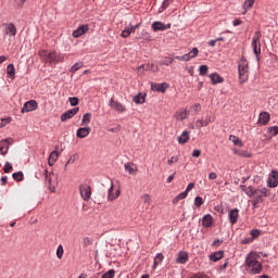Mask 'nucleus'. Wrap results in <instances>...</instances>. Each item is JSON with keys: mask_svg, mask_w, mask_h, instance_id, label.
Listing matches in <instances>:
<instances>
[{"mask_svg": "<svg viewBox=\"0 0 278 278\" xmlns=\"http://www.w3.org/2000/svg\"><path fill=\"white\" fill-rule=\"evenodd\" d=\"M267 186L269 188H277L278 186V172L277 169H273L268 175Z\"/></svg>", "mask_w": 278, "mask_h": 278, "instance_id": "obj_7", "label": "nucleus"}, {"mask_svg": "<svg viewBox=\"0 0 278 278\" xmlns=\"http://www.w3.org/2000/svg\"><path fill=\"white\" fill-rule=\"evenodd\" d=\"M10 149V139H3L0 141V155H7Z\"/></svg>", "mask_w": 278, "mask_h": 278, "instance_id": "obj_18", "label": "nucleus"}, {"mask_svg": "<svg viewBox=\"0 0 278 278\" xmlns=\"http://www.w3.org/2000/svg\"><path fill=\"white\" fill-rule=\"evenodd\" d=\"M90 121H92V114L86 113V114L83 116L81 126H83V127H86V125H88V124L90 123Z\"/></svg>", "mask_w": 278, "mask_h": 278, "instance_id": "obj_36", "label": "nucleus"}, {"mask_svg": "<svg viewBox=\"0 0 278 278\" xmlns=\"http://www.w3.org/2000/svg\"><path fill=\"white\" fill-rule=\"evenodd\" d=\"M110 108H112V110H115V112H127V106H125V104L118 102V101H115L114 99H111L110 100V103H109Z\"/></svg>", "mask_w": 278, "mask_h": 278, "instance_id": "obj_9", "label": "nucleus"}, {"mask_svg": "<svg viewBox=\"0 0 278 278\" xmlns=\"http://www.w3.org/2000/svg\"><path fill=\"white\" fill-rule=\"evenodd\" d=\"M229 140H231V142L236 146L242 144V141H240V138H238L237 136L230 135Z\"/></svg>", "mask_w": 278, "mask_h": 278, "instance_id": "obj_47", "label": "nucleus"}, {"mask_svg": "<svg viewBox=\"0 0 278 278\" xmlns=\"http://www.w3.org/2000/svg\"><path fill=\"white\" fill-rule=\"evenodd\" d=\"M164 262V254L159 253L154 258V268Z\"/></svg>", "mask_w": 278, "mask_h": 278, "instance_id": "obj_39", "label": "nucleus"}, {"mask_svg": "<svg viewBox=\"0 0 278 278\" xmlns=\"http://www.w3.org/2000/svg\"><path fill=\"white\" fill-rule=\"evenodd\" d=\"M175 60L173 58L165 56L163 60L160 62L161 65L163 66H170Z\"/></svg>", "mask_w": 278, "mask_h": 278, "instance_id": "obj_38", "label": "nucleus"}, {"mask_svg": "<svg viewBox=\"0 0 278 278\" xmlns=\"http://www.w3.org/2000/svg\"><path fill=\"white\" fill-rule=\"evenodd\" d=\"M5 34L7 36H16V26L14 24H5Z\"/></svg>", "mask_w": 278, "mask_h": 278, "instance_id": "obj_24", "label": "nucleus"}, {"mask_svg": "<svg viewBox=\"0 0 278 278\" xmlns=\"http://www.w3.org/2000/svg\"><path fill=\"white\" fill-rule=\"evenodd\" d=\"M146 71H152V73H157L160 68L155 64H147Z\"/></svg>", "mask_w": 278, "mask_h": 278, "instance_id": "obj_49", "label": "nucleus"}, {"mask_svg": "<svg viewBox=\"0 0 278 278\" xmlns=\"http://www.w3.org/2000/svg\"><path fill=\"white\" fill-rule=\"evenodd\" d=\"M80 197L85 201H90V197H92V189L88 185H80L79 188Z\"/></svg>", "mask_w": 278, "mask_h": 278, "instance_id": "obj_6", "label": "nucleus"}, {"mask_svg": "<svg viewBox=\"0 0 278 278\" xmlns=\"http://www.w3.org/2000/svg\"><path fill=\"white\" fill-rule=\"evenodd\" d=\"M177 162H179V157H178V156H172V157L167 161V163L169 164V166L173 165V164H177Z\"/></svg>", "mask_w": 278, "mask_h": 278, "instance_id": "obj_55", "label": "nucleus"}, {"mask_svg": "<svg viewBox=\"0 0 278 278\" xmlns=\"http://www.w3.org/2000/svg\"><path fill=\"white\" fill-rule=\"evenodd\" d=\"M7 73L11 79H14L16 77V68H14V64H9L7 67Z\"/></svg>", "mask_w": 278, "mask_h": 278, "instance_id": "obj_33", "label": "nucleus"}, {"mask_svg": "<svg viewBox=\"0 0 278 278\" xmlns=\"http://www.w3.org/2000/svg\"><path fill=\"white\" fill-rule=\"evenodd\" d=\"M83 244H84V247H90V244H92V240H90V238L86 237L83 240Z\"/></svg>", "mask_w": 278, "mask_h": 278, "instance_id": "obj_58", "label": "nucleus"}, {"mask_svg": "<svg viewBox=\"0 0 278 278\" xmlns=\"http://www.w3.org/2000/svg\"><path fill=\"white\" fill-rule=\"evenodd\" d=\"M46 173V181L52 192H55V186L58 184L55 174L49 173V170L45 169Z\"/></svg>", "mask_w": 278, "mask_h": 278, "instance_id": "obj_4", "label": "nucleus"}, {"mask_svg": "<svg viewBox=\"0 0 278 278\" xmlns=\"http://www.w3.org/2000/svg\"><path fill=\"white\" fill-rule=\"evenodd\" d=\"M141 38H142V40H148V41L152 40L151 34H149L148 31H142Z\"/></svg>", "mask_w": 278, "mask_h": 278, "instance_id": "obj_53", "label": "nucleus"}, {"mask_svg": "<svg viewBox=\"0 0 278 278\" xmlns=\"http://www.w3.org/2000/svg\"><path fill=\"white\" fill-rule=\"evenodd\" d=\"M13 179L15 181H23V179H25V176L23 175V172L13 173Z\"/></svg>", "mask_w": 278, "mask_h": 278, "instance_id": "obj_41", "label": "nucleus"}, {"mask_svg": "<svg viewBox=\"0 0 278 278\" xmlns=\"http://www.w3.org/2000/svg\"><path fill=\"white\" fill-rule=\"evenodd\" d=\"M218 177V175H216V173H211L208 175V179H211L212 181H214V179H216Z\"/></svg>", "mask_w": 278, "mask_h": 278, "instance_id": "obj_64", "label": "nucleus"}, {"mask_svg": "<svg viewBox=\"0 0 278 278\" xmlns=\"http://www.w3.org/2000/svg\"><path fill=\"white\" fill-rule=\"evenodd\" d=\"M75 162H77V154L70 156L67 163L65 164V170L68 168V164H75Z\"/></svg>", "mask_w": 278, "mask_h": 278, "instance_id": "obj_43", "label": "nucleus"}, {"mask_svg": "<svg viewBox=\"0 0 278 278\" xmlns=\"http://www.w3.org/2000/svg\"><path fill=\"white\" fill-rule=\"evenodd\" d=\"M254 197L256 198V203H258L260 199H264L268 197V189L266 188L254 189Z\"/></svg>", "mask_w": 278, "mask_h": 278, "instance_id": "obj_15", "label": "nucleus"}, {"mask_svg": "<svg viewBox=\"0 0 278 278\" xmlns=\"http://www.w3.org/2000/svg\"><path fill=\"white\" fill-rule=\"evenodd\" d=\"M251 236L252 238H260V230H252Z\"/></svg>", "mask_w": 278, "mask_h": 278, "instance_id": "obj_62", "label": "nucleus"}, {"mask_svg": "<svg viewBox=\"0 0 278 278\" xmlns=\"http://www.w3.org/2000/svg\"><path fill=\"white\" fill-rule=\"evenodd\" d=\"M212 123V118L206 117L205 121L198 119L195 122L197 129H201V127H207Z\"/></svg>", "mask_w": 278, "mask_h": 278, "instance_id": "obj_28", "label": "nucleus"}, {"mask_svg": "<svg viewBox=\"0 0 278 278\" xmlns=\"http://www.w3.org/2000/svg\"><path fill=\"white\" fill-rule=\"evenodd\" d=\"M10 118H2L0 119V129L1 127H5L8 125V123H10Z\"/></svg>", "mask_w": 278, "mask_h": 278, "instance_id": "obj_57", "label": "nucleus"}, {"mask_svg": "<svg viewBox=\"0 0 278 278\" xmlns=\"http://www.w3.org/2000/svg\"><path fill=\"white\" fill-rule=\"evenodd\" d=\"M255 3V0H245L243 8L244 10H251Z\"/></svg>", "mask_w": 278, "mask_h": 278, "instance_id": "obj_44", "label": "nucleus"}, {"mask_svg": "<svg viewBox=\"0 0 278 278\" xmlns=\"http://www.w3.org/2000/svg\"><path fill=\"white\" fill-rule=\"evenodd\" d=\"M244 268L248 275H261L264 270L260 252L252 251L245 257Z\"/></svg>", "mask_w": 278, "mask_h": 278, "instance_id": "obj_1", "label": "nucleus"}, {"mask_svg": "<svg viewBox=\"0 0 278 278\" xmlns=\"http://www.w3.org/2000/svg\"><path fill=\"white\" fill-rule=\"evenodd\" d=\"M116 275L114 269H110L109 271L104 273L101 278H113Z\"/></svg>", "mask_w": 278, "mask_h": 278, "instance_id": "obj_45", "label": "nucleus"}, {"mask_svg": "<svg viewBox=\"0 0 278 278\" xmlns=\"http://www.w3.org/2000/svg\"><path fill=\"white\" fill-rule=\"evenodd\" d=\"M173 3V0H164L161 8L159 9V12H164Z\"/></svg>", "mask_w": 278, "mask_h": 278, "instance_id": "obj_42", "label": "nucleus"}, {"mask_svg": "<svg viewBox=\"0 0 278 278\" xmlns=\"http://www.w3.org/2000/svg\"><path fill=\"white\" fill-rule=\"evenodd\" d=\"M65 58H66L65 54H62V53H61V54H58V53L55 52L54 64H55V63H59V62H64Z\"/></svg>", "mask_w": 278, "mask_h": 278, "instance_id": "obj_46", "label": "nucleus"}, {"mask_svg": "<svg viewBox=\"0 0 278 278\" xmlns=\"http://www.w3.org/2000/svg\"><path fill=\"white\" fill-rule=\"evenodd\" d=\"M141 201L143 203V205H142L143 210L151 208V195H149V194L141 195Z\"/></svg>", "mask_w": 278, "mask_h": 278, "instance_id": "obj_23", "label": "nucleus"}, {"mask_svg": "<svg viewBox=\"0 0 278 278\" xmlns=\"http://www.w3.org/2000/svg\"><path fill=\"white\" fill-rule=\"evenodd\" d=\"M151 27L153 31H166V29H170L172 26L170 24L166 25L162 22H154Z\"/></svg>", "mask_w": 278, "mask_h": 278, "instance_id": "obj_13", "label": "nucleus"}, {"mask_svg": "<svg viewBox=\"0 0 278 278\" xmlns=\"http://www.w3.org/2000/svg\"><path fill=\"white\" fill-rule=\"evenodd\" d=\"M261 38H262V31H256L252 38L251 47L256 58H260V53H262V42L260 41Z\"/></svg>", "mask_w": 278, "mask_h": 278, "instance_id": "obj_3", "label": "nucleus"}, {"mask_svg": "<svg viewBox=\"0 0 278 278\" xmlns=\"http://www.w3.org/2000/svg\"><path fill=\"white\" fill-rule=\"evenodd\" d=\"M3 172L4 173H12V165L10 164V162H7L4 167H3Z\"/></svg>", "mask_w": 278, "mask_h": 278, "instance_id": "obj_54", "label": "nucleus"}, {"mask_svg": "<svg viewBox=\"0 0 278 278\" xmlns=\"http://www.w3.org/2000/svg\"><path fill=\"white\" fill-rule=\"evenodd\" d=\"M90 131H92V128L90 127L78 128L76 136L80 139L88 138V136H90Z\"/></svg>", "mask_w": 278, "mask_h": 278, "instance_id": "obj_16", "label": "nucleus"}, {"mask_svg": "<svg viewBox=\"0 0 278 278\" xmlns=\"http://www.w3.org/2000/svg\"><path fill=\"white\" fill-rule=\"evenodd\" d=\"M210 79L212 81L213 85H216V84H223V81H225V78L224 77H220V75L214 73V74H211L210 75Z\"/></svg>", "mask_w": 278, "mask_h": 278, "instance_id": "obj_26", "label": "nucleus"}, {"mask_svg": "<svg viewBox=\"0 0 278 278\" xmlns=\"http://www.w3.org/2000/svg\"><path fill=\"white\" fill-rule=\"evenodd\" d=\"M177 264H186L188 262V253L179 252L176 258Z\"/></svg>", "mask_w": 278, "mask_h": 278, "instance_id": "obj_29", "label": "nucleus"}, {"mask_svg": "<svg viewBox=\"0 0 278 278\" xmlns=\"http://www.w3.org/2000/svg\"><path fill=\"white\" fill-rule=\"evenodd\" d=\"M134 103H136L137 105H142V103H144L146 101V96L142 93H139L137 96H134L132 98Z\"/></svg>", "mask_w": 278, "mask_h": 278, "instance_id": "obj_32", "label": "nucleus"}, {"mask_svg": "<svg viewBox=\"0 0 278 278\" xmlns=\"http://www.w3.org/2000/svg\"><path fill=\"white\" fill-rule=\"evenodd\" d=\"M64 255V248L62 245H59L56 249V257H59V260H62Z\"/></svg>", "mask_w": 278, "mask_h": 278, "instance_id": "obj_48", "label": "nucleus"}, {"mask_svg": "<svg viewBox=\"0 0 278 278\" xmlns=\"http://www.w3.org/2000/svg\"><path fill=\"white\" fill-rule=\"evenodd\" d=\"M175 60H179V62H188V56L184 54L181 56H175Z\"/></svg>", "mask_w": 278, "mask_h": 278, "instance_id": "obj_59", "label": "nucleus"}, {"mask_svg": "<svg viewBox=\"0 0 278 278\" xmlns=\"http://www.w3.org/2000/svg\"><path fill=\"white\" fill-rule=\"evenodd\" d=\"M194 205H195V207H201V205H203V198L197 197L194 199Z\"/></svg>", "mask_w": 278, "mask_h": 278, "instance_id": "obj_52", "label": "nucleus"}, {"mask_svg": "<svg viewBox=\"0 0 278 278\" xmlns=\"http://www.w3.org/2000/svg\"><path fill=\"white\" fill-rule=\"evenodd\" d=\"M240 190H242V192H244L250 198L255 195V189H253V187L241 185Z\"/></svg>", "mask_w": 278, "mask_h": 278, "instance_id": "obj_27", "label": "nucleus"}, {"mask_svg": "<svg viewBox=\"0 0 278 278\" xmlns=\"http://www.w3.org/2000/svg\"><path fill=\"white\" fill-rule=\"evenodd\" d=\"M210 72V67H207V65H201L199 67V74L202 76V77H205V75H207V73Z\"/></svg>", "mask_w": 278, "mask_h": 278, "instance_id": "obj_40", "label": "nucleus"}, {"mask_svg": "<svg viewBox=\"0 0 278 278\" xmlns=\"http://www.w3.org/2000/svg\"><path fill=\"white\" fill-rule=\"evenodd\" d=\"M122 38H129V36H131V30L130 28H125L122 34H121Z\"/></svg>", "mask_w": 278, "mask_h": 278, "instance_id": "obj_51", "label": "nucleus"}, {"mask_svg": "<svg viewBox=\"0 0 278 278\" xmlns=\"http://www.w3.org/2000/svg\"><path fill=\"white\" fill-rule=\"evenodd\" d=\"M77 112H79V108H74V109H71L67 112L63 113L61 115L62 123H66V121L73 118V116H75L77 114Z\"/></svg>", "mask_w": 278, "mask_h": 278, "instance_id": "obj_12", "label": "nucleus"}, {"mask_svg": "<svg viewBox=\"0 0 278 278\" xmlns=\"http://www.w3.org/2000/svg\"><path fill=\"white\" fill-rule=\"evenodd\" d=\"M40 58L45 61V62H55V52H49L47 50H41L39 52Z\"/></svg>", "mask_w": 278, "mask_h": 278, "instance_id": "obj_10", "label": "nucleus"}, {"mask_svg": "<svg viewBox=\"0 0 278 278\" xmlns=\"http://www.w3.org/2000/svg\"><path fill=\"white\" fill-rule=\"evenodd\" d=\"M193 188H194V182H191V184H189V185L187 186L185 192H187V194H188V192H190V190H192Z\"/></svg>", "mask_w": 278, "mask_h": 278, "instance_id": "obj_63", "label": "nucleus"}, {"mask_svg": "<svg viewBox=\"0 0 278 278\" xmlns=\"http://www.w3.org/2000/svg\"><path fill=\"white\" fill-rule=\"evenodd\" d=\"M238 73L240 86H242V84H245V81H249V62H247L244 58L239 61Z\"/></svg>", "mask_w": 278, "mask_h": 278, "instance_id": "obj_2", "label": "nucleus"}, {"mask_svg": "<svg viewBox=\"0 0 278 278\" xmlns=\"http://www.w3.org/2000/svg\"><path fill=\"white\" fill-rule=\"evenodd\" d=\"M168 88V84L163 83V84H157V83H152L151 84V90H155L156 92H166Z\"/></svg>", "mask_w": 278, "mask_h": 278, "instance_id": "obj_17", "label": "nucleus"}, {"mask_svg": "<svg viewBox=\"0 0 278 278\" xmlns=\"http://www.w3.org/2000/svg\"><path fill=\"white\" fill-rule=\"evenodd\" d=\"M179 144H186L190 140V132L185 130L181 136L177 138Z\"/></svg>", "mask_w": 278, "mask_h": 278, "instance_id": "obj_25", "label": "nucleus"}, {"mask_svg": "<svg viewBox=\"0 0 278 278\" xmlns=\"http://www.w3.org/2000/svg\"><path fill=\"white\" fill-rule=\"evenodd\" d=\"M224 255L225 252L223 251L214 252L213 254L210 255V260L211 262H218L219 260H223Z\"/></svg>", "mask_w": 278, "mask_h": 278, "instance_id": "obj_30", "label": "nucleus"}, {"mask_svg": "<svg viewBox=\"0 0 278 278\" xmlns=\"http://www.w3.org/2000/svg\"><path fill=\"white\" fill-rule=\"evenodd\" d=\"M124 168L126 173H129V175H136V173H138V166H136L134 163H126Z\"/></svg>", "mask_w": 278, "mask_h": 278, "instance_id": "obj_20", "label": "nucleus"}, {"mask_svg": "<svg viewBox=\"0 0 278 278\" xmlns=\"http://www.w3.org/2000/svg\"><path fill=\"white\" fill-rule=\"evenodd\" d=\"M188 197V191H184L172 200V203L177 204L179 201H184Z\"/></svg>", "mask_w": 278, "mask_h": 278, "instance_id": "obj_34", "label": "nucleus"}, {"mask_svg": "<svg viewBox=\"0 0 278 278\" xmlns=\"http://www.w3.org/2000/svg\"><path fill=\"white\" fill-rule=\"evenodd\" d=\"M17 8H23L25 4V0H13Z\"/></svg>", "mask_w": 278, "mask_h": 278, "instance_id": "obj_60", "label": "nucleus"}, {"mask_svg": "<svg viewBox=\"0 0 278 278\" xmlns=\"http://www.w3.org/2000/svg\"><path fill=\"white\" fill-rule=\"evenodd\" d=\"M268 131H269V134H270L271 136H277V134H278V127H277V126H273V127H270V128L268 129Z\"/></svg>", "mask_w": 278, "mask_h": 278, "instance_id": "obj_56", "label": "nucleus"}, {"mask_svg": "<svg viewBox=\"0 0 278 278\" xmlns=\"http://www.w3.org/2000/svg\"><path fill=\"white\" fill-rule=\"evenodd\" d=\"M34 110H38V102H36V100H29L25 102L21 113L25 114V112H34Z\"/></svg>", "mask_w": 278, "mask_h": 278, "instance_id": "obj_8", "label": "nucleus"}, {"mask_svg": "<svg viewBox=\"0 0 278 278\" xmlns=\"http://www.w3.org/2000/svg\"><path fill=\"white\" fill-rule=\"evenodd\" d=\"M118 197H121V189L118 187H114V182H111V187L108 191V201H116Z\"/></svg>", "mask_w": 278, "mask_h": 278, "instance_id": "obj_5", "label": "nucleus"}, {"mask_svg": "<svg viewBox=\"0 0 278 278\" xmlns=\"http://www.w3.org/2000/svg\"><path fill=\"white\" fill-rule=\"evenodd\" d=\"M60 157V152H58V150H54L50 153L49 160H48V164L49 166H53V164H55V162H58V159Z\"/></svg>", "mask_w": 278, "mask_h": 278, "instance_id": "obj_22", "label": "nucleus"}, {"mask_svg": "<svg viewBox=\"0 0 278 278\" xmlns=\"http://www.w3.org/2000/svg\"><path fill=\"white\" fill-rule=\"evenodd\" d=\"M192 156L193 157H201V150H193Z\"/></svg>", "mask_w": 278, "mask_h": 278, "instance_id": "obj_61", "label": "nucleus"}, {"mask_svg": "<svg viewBox=\"0 0 278 278\" xmlns=\"http://www.w3.org/2000/svg\"><path fill=\"white\" fill-rule=\"evenodd\" d=\"M214 225V218L212 217V215L207 214L202 218V226L210 228Z\"/></svg>", "mask_w": 278, "mask_h": 278, "instance_id": "obj_21", "label": "nucleus"}, {"mask_svg": "<svg viewBox=\"0 0 278 278\" xmlns=\"http://www.w3.org/2000/svg\"><path fill=\"white\" fill-rule=\"evenodd\" d=\"M79 68H84V62H77V63H75V64L70 68V73H72V75H75V73H77V71H79Z\"/></svg>", "mask_w": 278, "mask_h": 278, "instance_id": "obj_35", "label": "nucleus"}, {"mask_svg": "<svg viewBox=\"0 0 278 278\" xmlns=\"http://www.w3.org/2000/svg\"><path fill=\"white\" fill-rule=\"evenodd\" d=\"M239 217H240V210L232 208L228 212V220L230 225H236V223H238Z\"/></svg>", "mask_w": 278, "mask_h": 278, "instance_id": "obj_11", "label": "nucleus"}, {"mask_svg": "<svg viewBox=\"0 0 278 278\" xmlns=\"http://www.w3.org/2000/svg\"><path fill=\"white\" fill-rule=\"evenodd\" d=\"M197 55H199L198 48H193L189 53L185 54V56L188 58V62H190V60H192V58H197Z\"/></svg>", "mask_w": 278, "mask_h": 278, "instance_id": "obj_37", "label": "nucleus"}, {"mask_svg": "<svg viewBox=\"0 0 278 278\" xmlns=\"http://www.w3.org/2000/svg\"><path fill=\"white\" fill-rule=\"evenodd\" d=\"M176 118L177 121H186V118H188V111L185 109L179 110L176 113Z\"/></svg>", "mask_w": 278, "mask_h": 278, "instance_id": "obj_31", "label": "nucleus"}, {"mask_svg": "<svg viewBox=\"0 0 278 278\" xmlns=\"http://www.w3.org/2000/svg\"><path fill=\"white\" fill-rule=\"evenodd\" d=\"M70 104L75 108V105H79V99L77 97L68 98Z\"/></svg>", "mask_w": 278, "mask_h": 278, "instance_id": "obj_50", "label": "nucleus"}, {"mask_svg": "<svg viewBox=\"0 0 278 278\" xmlns=\"http://www.w3.org/2000/svg\"><path fill=\"white\" fill-rule=\"evenodd\" d=\"M88 29H90L88 25H80L77 29L73 31V37L80 38V36H84V34H88Z\"/></svg>", "mask_w": 278, "mask_h": 278, "instance_id": "obj_14", "label": "nucleus"}, {"mask_svg": "<svg viewBox=\"0 0 278 278\" xmlns=\"http://www.w3.org/2000/svg\"><path fill=\"white\" fill-rule=\"evenodd\" d=\"M270 123V113L262 112L258 116V125H268Z\"/></svg>", "mask_w": 278, "mask_h": 278, "instance_id": "obj_19", "label": "nucleus"}]
</instances>
